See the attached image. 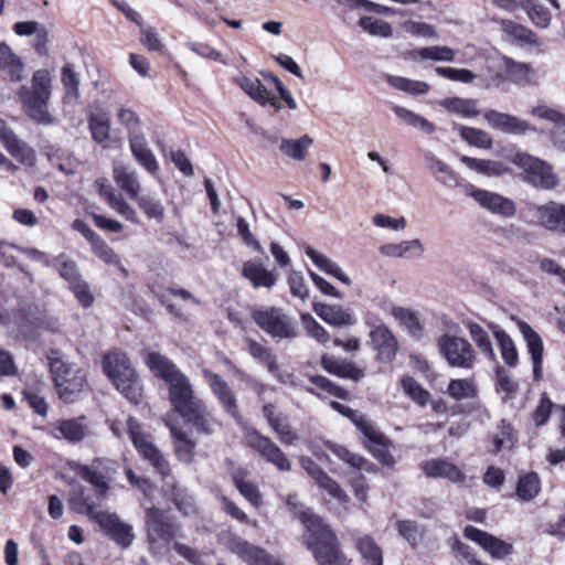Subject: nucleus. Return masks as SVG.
<instances>
[{"label":"nucleus","instance_id":"obj_1","mask_svg":"<svg viewBox=\"0 0 565 565\" xmlns=\"http://www.w3.org/2000/svg\"><path fill=\"white\" fill-rule=\"evenodd\" d=\"M286 504L305 526L303 543L319 565H351L341 552L334 532L322 518L306 508L296 494H289Z\"/></svg>","mask_w":565,"mask_h":565},{"label":"nucleus","instance_id":"obj_2","mask_svg":"<svg viewBox=\"0 0 565 565\" xmlns=\"http://www.w3.org/2000/svg\"><path fill=\"white\" fill-rule=\"evenodd\" d=\"M145 364L168 386L169 401L174 411L182 415L201 401L193 391L190 379L167 356L158 352H147Z\"/></svg>","mask_w":565,"mask_h":565},{"label":"nucleus","instance_id":"obj_3","mask_svg":"<svg viewBox=\"0 0 565 565\" xmlns=\"http://www.w3.org/2000/svg\"><path fill=\"white\" fill-rule=\"evenodd\" d=\"M103 371L113 385L130 403L139 404L142 399V384L127 354L120 350L104 355Z\"/></svg>","mask_w":565,"mask_h":565},{"label":"nucleus","instance_id":"obj_4","mask_svg":"<svg viewBox=\"0 0 565 565\" xmlns=\"http://www.w3.org/2000/svg\"><path fill=\"white\" fill-rule=\"evenodd\" d=\"M53 75L49 70H38L31 81V87L21 86L18 97L26 115L40 124H50L47 104L51 98Z\"/></svg>","mask_w":565,"mask_h":565},{"label":"nucleus","instance_id":"obj_5","mask_svg":"<svg viewBox=\"0 0 565 565\" xmlns=\"http://www.w3.org/2000/svg\"><path fill=\"white\" fill-rule=\"evenodd\" d=\"M147 541L153 555H164L179 536L180 525L159 508L150 507L146 515Z\"/></svg>","mask_w":565,"mask_h":565},{"label":"nucleus","instance_id":"obj_6","mask_svg":"<svg viewBox=\"0 0 565 565\" xmlns=\"http://www.w3.org/2000/svg\"><path fill=\"white\" fill-rule=\"evenodd\" d=\"M250 317L271 338L295 339L299 334L297 321L280 307L255 308Z\"/></svg>","mask_w":565,"mask_h":565},{"label":"nucleus","instance_id":"obj_7","mask_svg":"<svg viewBox=\"0 0 565 565\" xmlns=\"http://www.w3.org/2000/svg\"><path fill=\"white\" fill-rule=\"evenodd\" d=\"M49 364L60 398L65 403H73L87 383L85 373L75 364L64 363L57 356H49Z\"/></svg>","mask_w":565,"mask_h":565},{"label":"nucleus","instance_id":"obj_8","mask_svg":"<svg viewBox=\"0 0 565 565\" xmlns=\"http://www.w3.org/2000/svg\"><path fill=\"white\" fill-rule=\"evenodd\" d=\"M72 469L94 488L97 499H107L117 475V463L114 460L97 457L89 465L76 462Z\"/></svg>","mask_w":565,"mask_h":565},{"label":"nucleus","instance_id":"obj_9","mask_svg":"<svg viewBox=\"0 0 565 565\" xmlns=\"http://www.w3.org/2000/svg\"><path fill=\"white\" fill-rule=\"evenodd\" d=\"M437 347L451 367L472 370L477 363L476 350L465 338L446 333L438 339Z\"/></svg>","mask_w":565,"mask_h":565},{"label":"nucleus","instance_id":"obj_10","mask_svg":"<svg viewBox=\"0 0 565 565\" xmlns=\"http://www.w3.org/2000/svg\"><path fill=\"white\" fill-rule=\"evenodd\" d=\"M220 544L225 546L247 565H281L262 547L256 546L231 530H223L217 535Z\"/></svg>","mask_w":565,"mask_h":565},{"label":"nucleus","instance_id":"obj_11","mask_svg":"<svg viewBox=\"0 0 565 565\" xmlns=\"http://www.w3.org/2000/svg\"><path fill=\"white\" fill-rule=\"evenodd\" d=\"M512 162L523 170L524 180L535 188L553 189L557 185L558 179L551 164L533 157L526 152H518Z\"/></svg>","mask_w":565,"mask_h":565},{"label":"nucleus","instance_id":"obj_12","mask_svg":"<svg viewBox=\"0 0 565 565\" xmlns=\"http://www.w3.org/2000/svg\"><path fill=\"white\" fill-rule=\"evenodd\" d=\"M127 431L140 456L149 461V463L162 477H168L170 475V466L168 460L164 458L159 448L151 441L150 436L146 435L141 430V425L136 418H128Z\"/></svg>","mask_w":565,"mask_h":565},{"label":"nucleus","instance_id":"obj_13","mask_svg":"<svg viewBox=\"0 0 565 565\" xmlns=\"http://www.w3.org/2000/svg\"><path fill=\"white\" fill-rule=\"evenodd\" d=\"M60 276L67 281L70 289L77 301L88 308L94 303V296L89 290L88 284L83 279L77 265L67 255L60 254L53 264Z\"/></svg>","mask_w":565,"mask_h":565},{"label":"nucleus","instance_id":"obj_14","mask_svg":"<svg viewBox=\"0 0 565 565\" xmlns=\"http://www.w3.org/2000/svg\"><path fill=\"white\" fill-rule=\"evenodd\" d=\"M92 521L99 526L105 535L119 546L126 548L131 545L135 539L132 526L121 521L116 513L108 510H100L93 515Z\"/></svg>","mask_w":565,"mask_h":565},{"label":"nucleus","instance_id":"obj_15","mask_svg":"<svg viewBox=\"0 0 565 565\" xmlns=\"http://www.w3.org/2000/svg\"><path fill=\"white\" fill-rule=\"evenodd\" d=\"M245 437L247 445L268 463H271L280 471H289L291 469L290 460L269 437L262 435L256 429H249Z\"/></svg>","mask_w":565,"mask_h":565},{"label":"nucleus","instance_id":"obj_16","mask_svg":"<svg viewBox=\"0 0 565 565\" xmlns=\"http://www.w3.org/2000/svg\"><path fill=\"white\" fill-rule=\"evenodd\" d=\"M203 376L207 382L212 393L223 407V411L230 415L236 423L242 420V415L237 405V399L228 383L216 373L203 370Z\"/></svg>","mask_w":565,"mask_h":565},{"label":"nucleus","instance_id":"obj_17","mask_svg":"<svg viewBox=\"0 0 565 565\" xmlns=\"http://www.w3.org/2000/svg\"><path fill=\"white\" fill-rule=\"evenodd\" d=\"M463 535L466 539L477 543L494 559H503L513 552V546L510 543L472 525H467L463 529Z\"/></svg>","mask_w":565,"mask_h":565},{"label":"nucleus","instance_id":"obj_18","mask_svg":"<svg viewBox=\"0 0 565 565\" xmlns=\"http://www.w3.org/2000/svg\"><path fill=\"white\" fill-rule=\"evenodd\" d=\"M516 326L524 341L526 342V348L531 355L534 381H541L543 377V340L541 335L527 322L523 320H516Z\"/></svg>","mask_w":565,"mask_h":565},{"label":"nucleus","instance_id":"obj_19","mask_svg":"<svg viewBox=\"0 0 565 565\" xmlns=\"http://www.w3.org/2000/svg\"><path fill=\"white\" fill-rule=\"evenodd\" d=\"M0 142L4 149L20 163L28 167L35 164V150L25 141L20 139L8 125L0 131Z\"/></svg>","mask_w":565,"mask_h":565},{"label":"nucleus","instance_id":"obj_20","mask_svg":"<svg viewBox=\"0 0 565 565\" xmlns=\"http://www.w3.org/2000/svg\"><path fill=\"white\" fill-rule=\"evenodd\" d=\"M480 206L488 210L490 213L509 218L515 214V203L499 193L490 192L487 190L477 189L470 194Z\"/></svg>","mask_w":565,"mask_h":565},{"label":"nucleus","instance_id":"obj_21","mask_svg":"<svg viewBox=\"0 0 565 565\" xmlns=\"http://www.w3.org/2000/svg\"><path fill=\"white\" fill-rule=\"evenodd\" d=\"M55 429L61 434L62 438L71 444L82 443L94 434L93 423L85 415L57 420ZM56 437L60 438V436Z\"/></svg>","mask_w":565,"mask_h":565},{"label":"nucleus","instance_id":"obj_22","mask_svg":"<svg viewBox=\"0 0 565 565\" xmlns=\"http://www.w3.org/2000/svg\"><path fill=\"white\" fill-rule=\"evenodd\" d=\"M370 338L381 362H391L395 359L398 342L388 327L383 323L375 326L370 332Z\"/></svg>","mask_w":565,"mask_h":565},{"label":"nucleus","instance_id":"obj_23","mask_svg":"<svg viewBox=\"0 0 565 565\" xmlns=\"http://www.w3.org/2000/svg\"><path fill=\"white\" fill-rule=\"evenodd\" d=\"M483 117L491 128L498 129L505 134L524 135L527 131L535 130L530 122L494 109L487 110L483 114Z\"/></svg>","mask_w":565,"mask_h":565},{"label":"nucleus","instance_id":"obj_24","mask_svg":"<svg viewBox=\"0 0 565 565\" xmlns=\"http://www.w3.org/2000/svg\"><path fill=\"white\" fill-rule=\"evenodd\" d=\"M181 416L192 424L200 434L213 435L221 428V423L212 415L202 399Z\"/></svg>","mask_w":565,"mask_h":565},{"label":"nucleus","instance_id":"obj_25","mask_svg":"<svg viewBox=\"0 0 565 565\" xmlns=\"http://www.w3.org/2000/svg\"><path fill=\"white\" fill-rule=\"evenodd\" d=\"M235 83L244 93L258 104L263 106H271L275 113L281 108L280 100L268 92L259 79L239 75L235 78Z\"/></svg>","mask_w":565,"mask_h":565},{"label":"nucleus","instance_id":"obj_26","mask_svg":"<svg viewBox=\"0 0 565 565\" xmlns=\"http://www.w3.org/2000/svg\"><path fill=\"white\" fill-rule=\"evenodd\" d=\"M424 160L427 170L431 173L435 180L449 188L454 189L459 184L457 173L445 161L439 159L433 151H424Z\"/></svg>","mask_w":565,"mask_h":565},{"label":"nucleus","instance_id":"obj_27","mask_svg":"<svg viewBox=\"0 0 565 565\" xmlns=\"http://www.w3.org/2000/svg\"><path fill=\"white\" fill-rule=\"evenodd\" d=\"M242 276L247 279L254 288L271 289L278 279V274L266 269L259 260H247L243 264Z\"/></svg>","mask_w":565,"mask_h":565},{"label":"nucleus","instance_id":"obj_28","mask_svg":"<svg viewBox=\"0 0 565 565\" xmlns=\"http://www.w3.org/2000/svg\"><path fill=\"white\" fill-rule=\"evenodd\" d=\"M424 472L430 478H444L454 483L466 481V475L452 462L444 459H429L423 462Z\"/></svg>","mask_w":565,"mask_h":565},{"label":"nucleus","instance_id":"obj_29","mask_svg":"<svg viewBox=\"0 0 565 565\" xmlns=\"http://www.w3.org/2000/svg\"><path fill=\"white\" fill-rule=\"evenodd\" d=\"M163 422L169 427L172 435L174 452L178 459L182 462L190 463L194 458L195 443L186 433L177 427L170 415H167Z\"/></svg>","mask_w":565,"mask_h":565},{"label":"nucleus","instance_id":"obj_30","mask_svg":"<svg viewBox=\"0 0 565 565\" xmlns=\"http://www.w3.org/2000/svg\"><path fill=\"white\" fill-rule=\"evenodd\" d=\"M539 223L547 230L565 233V205L548 202L536 209Z\"/></svg>","mask_w":565,"mask_h":565},{"label":"nucleus","instance_id":"obj_31","mask_svg":"<svg viewBox=\"0 0 565 565\" xmlns=\"http://www.w3.org/2000/svg\"><path fill=\"white\" fill-rule=\"evenodd\" d=\"M113 178L118 188L125 192L129 199L136 200L141 190L137 171L124 163H116L113 169Z\"/></svg>","mask_w":565,"mask_h":565},{"label":"nucleus","instance_id":"obj_32","mask_svg":"<svg viewBox=\"0 0 565 565\" xmlns=\"http://www.w3.org/2000/svg\"><path fill=\"white\" fill-rule=\"evenodd\" d=\"M129 146L136 161L150 174L154 175L159 170V163L148 147L143 136L132 135L129 137Z\"/></svg>","mask_w":565,"mask_h":565},{"label":"nucleus","instance_id":"obj_33","mask_svg":"<svg viewBox=\"0 0 565 565\" xmlns=\"http://www.w3.org/2000/svg\"><path fill=\"white\" fill-rule=\"evenodd\" d=\"M313 311L328 324L333 327H345L353 324V316L350 310L339 305L315 302Z\"/></svg>","mask_w":565,"mask_h":565},{"label":"nucleus","instance_id":"obj_34","mask_svg":"<svg viewBox=\"0 0 565 565\" xmlns=\"http://www.w3.org/2000/svg\"><path fill=\"white\" fill-rule=\"evenodd\" d=\"M306 254L320 270L334 277L344 285L351 286V278L343 271V269L340 267L338 263L333 262L328 256L319 253L311 246L307 247Z\"/></svg>","mask_w":565,"mask_h":565},{"label":"nucleus","instance_id":"obj_35","mask_svg":"<svg viewBox=\"0 0 565 565\" xmlns=\"http://www.w3.org/2000/svg\"><path fill=\"white\" fill-rule=\"evenodd\" d=\"M380 253L388 257L418 258L424 253V245L419 239L403 241L397 244H385L380 247Z\"/></svg>","mask_w":565,"mask_h":565},{"label":"nucleus","instance_id":"obj_36","mask_svg":"<svg viewBox=\"0 0 565 565\" xmlns=\"http://www.w3.org/2000/svg\"><path fill=\"white\" fill-rule=\"evenodd\" d=\"M323 445L340 460L358 470H364L367 472H372L375 470V466L372 462L354 452H351L347 447L342 445L335 444L330 440L324 441Z\"/></svg>","mask_w":565,"mask_h":565},{"label":"nucleus","instance_id":"obj_37","mask_svg":"<svg viewBox=\"0 0 565 565\" xmlns=\"http://www.w3.org/2000/svg\"><path fill=\"white\" fill-rule=\"evenodd\" d=\"M321 365L327 372L333 375L350 379L355 382L360 381L364 375L363 371L356 367L353 363L339 361L327 355L321 358Z\"/></svg>","mask_w":565,"mask_h":565},{"label":"nucleus","instance_id":"obj_38","mask_svg":"<svg viewBox=\"0 0 565 565\" xmlns=\"http://www.w3.org/2000/svg\"><path fill=\"white\" fill-rule=\"evenodd\" d=\"M313 145V138L309 135H303L300 138L291 139L284 138L281 139L279 150L287 156L288 158L302 161L307 157L308 150Z\"/></svg>","mask_w":565,"mask_h":565},{"label":"nucleus","instance_id":"obj_39","mask_svg":"<svg viewBox=\"0 0 565 565\" xmlns=\"http://www.w3.org/2000/svg\"><path fill=\"white\" fill-rule=\"evenodd\" d=\"M392 110L403 124L426 135H431L436 130V127L433 122L403 106L394 105Z\"/></svg>","mask_w":565,"mask_h":565},{"label":"nucleus","instance_id":"obj_40","mask_svg":"<svg viewBox=\"0 0 565 565\" xmlns=\"http://www.w3.org/2000/svg\"><path fill=\"white\" fill-rule=\"evenodd\" d=\"M68 503L74 512L87 515L89 520H93V515L100 511L96 509L97 505L93 497L86 492L83 486H78V488L71 493Z\"/></svg>","mask_w":565,"mask_h":565},{"label":"nucleus","instance_id":"obj_41","mask_svg":"<svg viewBox=\"0 0 565 565\" xmlns=\"http://www.w3.org/2000/svg\"><path fill=\"white\" fill-rule=\"evenodd\" d=\"M460 161L469 169L487 177H499L509 171V169L499 161L477 159L468 156H462Z\"/></svg>","mask_w":565,"mask_h":565},{"label":"nucleus","instance_id":"obj_42","mask_svg":"<svg viewBox=\"0 0 565 565\" xmlns=\"http://www.w3.org/2000/svg\"><path fill=\"white\" fill-rule=\"evenodd\" d=\"M467 328L471 340L484 358L492 362L495 361L497 356L489 333L476 322H469Z\"/></svg>","mask_w":565,"mask_h":565},{"label":"nucleus","instance_id":"obj_43","mask_svg":"<svg viewBox=\"0 0 565 565\" xmlns=\"http://www.w3.org/2000/svg\"><path fill=\"white\" fill-rule=\"evenodd\" d=\"M493 335L499 344L503 362L509 366H515L519 354L512 338L498 326L493 328Z\"/></svg>","mask_w":565,"mask_h":565},{"label":"nucleus","instance_id":"obj_44","mask_svg":"<svg viewBox=\"0 0 565 565\" xmlns=\"http://www.w3.org/2000/svg\"><path fill=\"white\" fill-rule=\"evenodd\" d=\"M439 104L449 113H454L466 118H471L479 115L477 102L475 99L451 97L440 100Z\"/></svg>","mask_w":565,"mask_h":565},{"label":"nucleus","instance_id":"obj_45","mask_svg":"<svg viewBox=\"0 0 565 565\" xmlns=\"http://www.w3.org/2000/svg\"><path fill=\"white\" fill-rule=\"evenodd\" d=\"M541 491V479L536 472H529L519 479L516 495L521 501H532Z\"/></svg>","mask_w":565,"mask_h":565},{"label":"nucleus","instance_id":"obj_46","mask_svg":"<svg viewBox=\"0 0 565 565\" xmlns=\"http://www.w3.org/2000/svg\"><path fill=\"white\" fill-rule=\"evenodd\" d=\"M246 476H247L246 470L238 469L233 475L234 484L236 486L239 493L247 501H249L254 507L257 508L262 504V495H260L257 487L254 483L245 480Z\"/></svg>","mask_w":565,"mask_h":565},{"label":"nucleus","instance_id":"obj_47","mask_svg":"<svg viewBox=\"0 0 565 565\" xmlns=\"http://www.w3.org/2000/svg\"><path fill=\"white\" fill-rule=\"evenodd\" d=\"M245 342L247 344V349L249 354L257 360L258 362L265 364L269 372L275 373L278 371V364L275 355L271 351L257 342L254 339L246 338Z\"/></svg>","mask_w":565,"mask_h":565},{"label":"nucleus","instance_id":"obj_48","mask_svg":"<svg viewBox=\"0 0 565 565\" xmlns=\"http://www.w3.org/2000/svg\"><path fill=\"white\" fill-rule=\"evenodd\" d=\"M88 126L93 139L97 143H103L108 140L110 131V120L105 113H94L88 117Z\"/></svg>","mask_w":565,"mask_h":565},{"label":"nucleus","instance_id":"obj_49","mask_svg":"<svg viewBox=\"0 0 565 565\" xmlns=\"http://www.w3.org/2000/svg\"><path fill=\"white\" fill-rule=\"evenodd\" d=\"M386 81L392 87L412 95L426 94L430 88L426 82L415 81L403 76L388 75Z\"/></svg>","mask_w":565,"mask_h":565},{"label":"nucleus","instance_id":"obj_50","mask_svg":"<svg viewBox=\"0 0 565 565\" xmlns=\"http://www.w3.org/2000/svg\"><path fill=\"white\" fill-rule=\"evenodd\" d=\"M0 68H7L13 81L22 79L23 65L6 43H0Z\"/></svg>","mask_w":565,"mask_h":565},{"label":"nucleus","instance_id":"obj_51","mask_svg":"<svg viewBox=\"0 0 565 565\" xmlns=\"http://www.w3.org/2000/svg\"><path fill=\"white\" fill-rule=\"evenodd\" d=\"M447 393L455 401L473 398L477 395V387L472 380L454 379L447 386Z\"/></svg>","mask_w":565,"mask_h":565},{"label":"nucleus","instance_id":"obj_52","mask_svg":"<svg viewBox=\"0 0 565 565\" xmlns=\"http://www.w3.org/2000/svg\"><path fill=\"white\" fill-rule=\"evenodd\" d=\"M395 527L412 547H417L424 537V529L416 521L401 520L396 522Z\"/></svg>","mask_w":565,"mask_h":565},{"label":"nucleus","instance_id":"obj_53","mask_svg":"<svg viewBox=\"0 0 565 565\" xmlns=\"http://www.w3.org/2000/svg\"><path fill=\"white\" fill-rule=\"evenodd\" d=\"M356 546H358L362 557L370 565H383L382 551L371 536L364 535V536L359 537L358 542H356Z\"/></svg>","mask_w":565,"mask_h":565},{"label":"nucleus","instance_id":"obj_54","mask_svg":"<svg viewBox=\"0 0 565 565\" xmlns=\"http://www.w3.org/2000/svg\"><path fill=\"white\" fill-rule=\"evenodd\" d=\"M391 315L403 324L413 337H419L423 331V327L411 309L403 307H393Z\"/></svg>","mask_w":565,"mask_h":565},{"label":"nucleus","instance_id":"obj_55","mask_svg":"<svg viewBox=\"0 0 565 565\" xmlns=\"http://www.w3.org/2000/svg\"><path fill=\"white\" fill-rule=\"evenodd\" d=\"M139 209L143 212V214L150 218L154 220L158 223H161L164 218V206L161 200L150 196L143 195L138 196L136 199Z\"/></svg>","mask_w":565,"mask_h":565},{"label":"nucleus","instance_id":"obj_56","mask_svg":"<svg viewBox=\"0 0 565 565\" xmlns=\"http://www.w3.org/2000/svg\"><path fill=\"white\" fill-rule=\"evenodd\" d=\"M415 55L422 60L436 62H454L456 57L455 51L446 45L422 47L415 51Z\"/></svg>","mask_w":565,"mask_h":565},{"label":"nucleus","instance_id":"obj_57","mask_svg":"<svg viewBox=\"0 0 565 565\" xmlns=\"http://www.w3.org/2000/svg\"><path fill=\"white\" fill-rule=\"evenodd\" d=\"M459 134L461 138L467 141L469 145L482 148V149H491L492 148V138L491 136L481 129L460 126Z\"/></svg>","mask_w":565,"mask_h":565},{"label":"nucleus","instance_id":"obj_58","mask_svg":"<svg viewBox=\"0 0 565 565\" xmlns=\"http://www.w3.org/2000/svg\"><path fill=\"white\" fill-rule=\"evenodd\" d=\"M61 82L66 98L77 99L79 97V76L72 64L68 63L62 67Z\"/></svg>","mask_w":565,"mask_h":565},{"label":"nucleus","instance_id":"obj_59","mask_svg":"<svg viewBox=\"0 0 565 565\" xmlns=\"http://www.w3.org/2000/svg\"><path fill=\"white\" fill-rule=\"evenodd\" d=\"M523 9L526 11L530 20L541 29H546L552 20L551 13L543 4L527 0L523 3Z\"/></svg>","mask_w":565,"mask_h":565},{"label":"nucleus","instance_id":"obj_60","mask_svg":"<svg viewBox=\"0 0 565 565\" xmlns=\"http://www.w3.org/2000/svg\"><path fill=\"white\" fill-rule=\"evenodd\" d=\"M402 387L407 396H409L415 403L424 407L428 404L430 394L424 387H422L416 380L411 376H405L401 380Z\"/></svg>","mask_w":565,"mask_h":565},{"label":"nucleus","instance_id":"obj_61","mask_svg":"<svg viewBox=\"0 0 565 565\" xmlns=\"http://www.w3.org/2000/svg\"><path fill=\"white\" fill-rule=\"evenodd\" d=\"M504 66L508 77L516 84L524 85L530 82L531 66L526 63H519L511 58L504 60Z\"/></svg>","mask_w":565,"mask_h":565},{"label":"nucleus","instance_id":"obj_62","mask_svg":"<svg viewBox=\"0 0 565 565\" xmlns=\"http://www.w3.org/2000/svg\"><path fill=\"white\" fill-rule=\"evenodd\" d=\"M94 254L107 264L117 266L127 276L126 268L121 265L120 257L100 237L92 243Z\"/></svg>","mask_w":565,"mask_h":565},{"label":"nucleus","instance_id":"obj_63","mask_svg":"<svg viewBox=\"0 0 565 565\" xmlns=\"http://www.w3.org/2000/svg\"><path fill=\"white\" fill-rule=\"evenodd\" d=\"M300 320L307 333L316 341L323 345L330 341L329 332L310 313H301Z\"/></svg>","mask_w":565,"mask_h":565},{"label":"nucleus","instance_id":"obj_64","mask_svg":"<svg viewBox=\"0 0 565 565\" xmlns=\"http://www.w3.org/2000/svg\"><path fill=\"white\" fill-rule=\"evenodd\" d=\"M359 25L374 36L388 38L392 35L391 24L382 19L363 17L359 20Z\"/></svg>","mask_w":565,"mask_h":565}]
</instances>
